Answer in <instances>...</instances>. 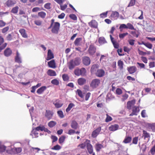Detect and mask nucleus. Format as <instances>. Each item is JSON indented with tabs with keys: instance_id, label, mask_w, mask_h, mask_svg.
Wrapping results in <instances>:
<instances>
[{
	"instance_id": "nucleus-1",
	"label": "nucleus",
	"mask_w": 155,
	"mask_h": 155,
	"mask_svg": "<svg viewBox=\"0 0 155 155\" xmlns=\"http://www.w3.org/2000/svg\"><path fill=\"white\" fill-rule=\"evenodd\" d=\"M81 63V59L79 57H77L71 60L68 63L69 69L72 70L75 66L79 65Z\"/></svg>"
},
{
	"instance_id": "nucleus-2",
	"label": "nucleus",
	"mask_w": 155,
	"mask_h": 155,
	"mask_svg": "<svg viewBox=\"0 0 155 155\" xmlns=\"http://www.w3.org/2000/svg\"><path fill=\"white\" fill-rule=\"evenodd\" d=\"M100 84V80L98 79H93L91 81L90 86L93 89L97 88Z\"/></svg>"
},
{
	"instance_id": "nucleus-3",
	"label": "nucleus",
	"mask_w": 155,
	"mask_h": 155,
	"mask_svg": "<svg viewBox=\"0 0 155 155\" xmlns=\"http://www.w3.org/2000/svg\"><path fill=\"white\" fill-rule=\"evenodd\" d=\"M60 25V24L58 22L54 23L52 28V32L54 34H58L59 29Z\"/></svg>"
},
{
	"instance_id": "nucleus-4",
	"label": "nucleus",
	"mask_w": 155,
	"mask_h": 155,
	"mask_svg": "<svg viewBox=\"0 0 155 155\" xmlns=\"http://www.w3.org/2000/svg\"><path fill=\"white\" fill-rule=\"evenodd\" d=\"M101 127H99L96 130H94L91 134V137L94 138L97 137V135L99 134L101 130Z\"/></svg>"
},
{
	"instance_id": "nucleus-5",
	"label": "nucleus",
	"mask_w": 155,
	"mask_h": 155,
	"mask_svg": "<svg viewBox=\"0 0 155 155\" xmlns=\"http://www.w3.org/2000/svg\"><path fill=\"white\" fill-rule=\"evenodd\" d=\"M15 62L21 63H22V59L21 58L20 54L18 52V51H16V55L15 58Z\"/></svg>"
},
{
	"instance_id": "nucleus-6",
	"label": "nucleus",
	"mask_w": 155,
	"mask_h": 155,
	"mask_svg": "<svg viewBox=\"0 0 155 155\" xmlns=\"http://www.w3.org/2000/svg\"><path fill=\"white\" fill-rule=\"evenodd\" d=\"M95 75L98 77H102L105 75V71L102 69H98L95 73Z\"/></svg>"
},
{
	"instance_id": "nucleus-7",
	"label": "nucleus",
	"mask_w": 155,
	"mask_h": 155,
	"mask_svg": "<svg viewBox=\"0 0 155 155\" xmlns=\"http://www.w3.org/2000/svg\"><path fill=\"white\" fill-rule=\"evenodd\" d=\"M4 41L3 38L2 37L0 36V52L5 48L7 45L6 43H5L1 45L3 43Z\"/></svg>"
},
{
	"instance_id": "nucleus-8",
	"label": "nucleus",
	"mask_w": 155,
	"mask_h": 155,
	"mask_svg": "<svg viewBox=\"0 0 155 155\" xmlns=\"http://www.w3.org/2000/svg\"><path fill=\"white\" fill-rule=\"evenodd\" d=\"M88 52L90 55H93L96 52V48L94 45H91L88 48Z\"/></svg>"
},
{
	"instance_id": "nucleus-9",
	"label": "nucleus",
	"mask_w": 155,
	"mask_h": 155,
	"mask_svg": "<svg viewBox=\"0 0 155 155\" xmlns=\"http://www.w3.org/2000/svg\"><path fill=\"white\" fill-rule=\"evenodd\" d=\"M12 53V50L9 48H7L4 51V55L6 57H8L11 55Z\"/></svg>"
},
{
	"instance_id": "nucleus-10",
	"label": "nucleus",
	"mask_w": 155,
	"mask_h": 155,
	"mask_svg": "<svg viewBox=\"0 0 155 155\" xmlns=\"http://www.w3.org/2000/svg\"><path fill=\"white\" fill-rule=\"evenodd\" d=\"M83 62L84 64L87 66L89 65L91 63V60L88 57L85 56L83 58Z\"/></svg>"
},
{
	"instance_id": "nucleus-11",
	"label": "nucleus",
	"mask_w": 155,
	"mask_h": 155,
	"mask_svg": "<svg viewBox=\"0 0 155 155\" xmlns=\"http://www.w3.org/2000/svg\"><path fill=\"white\" fill-rule=\"evenodd\" d=\"M119 13L117 11L113 12L110 15L111 19L112 20L117 19L119 17Z\"/></svg>"
},
{
	"instance_id": "nucleus-12",
	"label": "nucleus",
	"mask_w": 155,
	"mask_h": 155,
	"mask_svg": "<svg viewBox=\"0 0 155 155\" xmlns=\"http://www.w3.org/2000/svg\"><path fill=\"white\" fill-rule=\"evenodd\" d=\"M127 70L130 74H133L137 71V68L135 66H132L128 67Z\"/></svg>"
},
{
	"instance_id": "nucleus-13",
	"label": "nucleus",
	"mask_w": 155,
	"mask_h": 155,
	"mask_svg": "<svg viewBox=\"0 0 155 155\" xmlns=\"http://www.w3.org/2000/svg\"><path fill=\"white\" fill-rule=\"evenodd\" d=\"M53 113L52 111L49 110H46L45 113V116L48 120L51 119L52 117Z\"/></svg>"
},
{
	"instance_id": "nucleus-14",
	"label": "nucleus",
	"mask_w": 155,
	"mask_h": 155,
	"mask_svg": "<svg viewBox=\"0 0 155 155\" xmlns=\"http://www.w3.org/2000/svg\"><path fill=\"white\" fill-rule=\"evenodd\" d=\"M132 139L131 136H126L123 141V143L126 144L129 143L131 142Z\"/></svg>"
},
{
	"instance_id": "nucleus-15",
	"label": "nucleus",
	"mask_w": 155,
	"mask_h": 155,
	"mask_svg": "<svg viewBox=\"0 0 155 155\" xmlns=\"http://www.w3.org/2000/svg\"><path fill=\"white\" fill-rule=\"evenodd\" d=\"M71 126L72 129L76 130L78 127V124L75 120H73L71 123Z\"/></svg>"
},
{
	"instance_id": "nucleus-16",
	"label": "nucleus",
	"mask_w": 155,
	"mask_h": 155,
	"mask_svg": "<svg viewBox=\"0 0 155 155\" xmlns=\"http://www.w3.org/2000/svg\"><path fill=\"white\" fill-rule=\"evenodd\" d=\"M54 58V56L53 53L51 50L49 49L48 51L47 57L46 58L47 60H49Z\"/></svg>"
},
{
	"instance_id": "nucleus-17",
	"label": "nucleus",
	"mask_w": 155,
	"mask_h": 155,
	"mask_svg": "<svg viewBox=\"0 0 155 155\" xmlns=\"http://www.w3.org/2000/svg\"><path fill=\"white\" fill-rule=\"evenodd\" d=\"M119 126L117 124L112 125L109 127V129L110 131H115L118 129Z\"/></svg>"
},
{
	"instance_id": "nucleus-18",
	"label": "nucleus",
	"mask_w": 155,
	"mask_h": 155,
	"mask_svg": "<svg viewBox=\"0 0 155 155\" xmlns=\"http://www.w3.org/2000/svg\"><path fill=\"white\" fill-rule=\"evenodd\" d=\"M87 151L89 154H91L93 152V147L92 145L89 143H87Z\"/></svg>"
},
{
	"instance_id": "nucleus-19",
	"label": "nucleus",
	"mask_w": 155,
	"mask_h": 155,
	"mask_svg": "<svg viewBox=\"0 0 155 155\" xmlns=\"http://www.w3.org/2000/svg\"><path fill=\"white\" fill-rule=\"evenodd\" d=\"M135 103V101L134 100L128 101L127 103V108L129 110L130 109L131 107L134 105Z\"/></svg>"
},
{
	"instance_id": "nucleus-20",
	"label": "nucleus",
	"mask_w": 155,
	"mask_h": 155,
	"mask_svg": "<svg viewBox=\"0 0 155 155\" xmlns=\"http://www.w3.org/2000/svg\"><path fill=\"white\" fill-rule=\"evenodd\" d=\"M7 153L11 155L15 154V150L14 148H12L11 147H8L6 149Z\"/></svg>"
},
{
	"instance_id": "nucleus-21",
	"label": "nucleus",
	"mask_w": 155,
	"mask_h": 155,
	"mask_svg": "<svg viewBox=\"0 0 155 155\" xmlns=\"http://www.w3.org/2000/svg\"><path fill=\"white\" fill-rule=\"evenodd\" d=\"M143 134L142 137H143L144 139H146L147 138L148 140H149L150 138V134L148 133L147 131L143 130Z\"/></svg>"
},
{
	"instance_id": "nucleus-22",
	"label": "nucleus",
	"mask_w": 155,
	"mask_h": 155,
	"mask_svg": "<svg viewBox=\"0 0 155 155\" xmlns=\"http://www.w3.org/2000/svg\"><path fill=\"white\" fill-rule=\"evenodd\" d=\"M117 147L119 149H118V150H119V155H126L127 153L125 151H123L122 150H120V148H121L122 149H123L124 148V147H123L121 145L117 144Z\"/></svg>"
},
{
	"instance_id": "nucleus-23",
	"label": "nucleus",
	"mask_w": 155,
	"mask_h": 155,
	"mask_svg": "<svg viewBox=\"0 0 155 155\" xmlns=\"http://www.w3.org/2000/svg\"><path fill=\"white\" fill-rule=\"evenodd\" d=\"M19 32L20 33L23 37L25 38H26L28 37V35L26 33L25 29H21L19 30Z\"/></svg>"
},
{
	"instance_id": "nucleus-24",
	"label": "nucleus",
	"mask_w": 155,
	"mask_h": 155,
	"mask_svg": "<svg viewBox=\"0 0 155 155\" xmlns=\"http://www.w3.org/2000/svg\"><path fill=\"white\" fill-rule=\"evenodd\" d=\"M89 24L91 27L94 28H97V22L94 20H92L89 23Z\"/></svg>"
},
{
	"instance_id": "nucleus-25",
	"label": "nucleus",
	"mask_w": 155,
	"mask_h": 155,
	"mask_svg": "<svg viewBox=\"0 0 155 155\" xmlns=\"http://www.w3.org/2000/svg\"><path fill=\"white\" fill-rule=\"evenodd\" d=\"M46 87L45 86H43L38 89L37 91V93L39 94H41L46 89Z\"/></svg>"
},
{
	"instance_id": "nucleus-26",
	"label": "nucleus",
	"mask_w": 155,
	"mask_h": 155,
	"mask_svg": "<svg viewBox=\"0 0 155 155\" xmlns=\"http://www.w3.org/2000/svg\"><path fill=\"white\" fill-rule=\"evenodd\" d=\"M148 128L152 131L155 132V123L148 124Z\"/></svg>"
},
{
	"instance_id": "nucleus-27",
	"label": "nucleus",
	"mask_w": 155,
	"mask_h": 155,
	"mask_svg": "<svg viewBox=\"0 0 155 155\" xmlns=\"http://www.w3.org/2000/svg\"><path fill=\"white\" fill-rule=\"evenodd\" d=\"M49 66L52 68H55L56 67L55 63L54 60H52L48 62Z\"/></svg>"
},
{
	"instance_id": "nucleus-28",
	"label": "nucleus",
	"mask_w": 155,
	"mask_h": 155,
	"mask_svg": "<svg viewBox=\"0 0 155 155\" xmlns=\"http://www.w3.org/2000/svg\"><path fill=\"white\" fill-rule=\"evenodd\" d=\"M38 131H36V129H33L31 131V134H30V135H31L32 137H38V133L37 132Z\"/></svg>"
},
{
	"instance_id": "nucleus-29",
	"label": "nucleus",
	"mask_w": 155,
	"mask_h": 155,
	"mask_svg": "<svg viewBox=\"0 0 155 155\" xmlns=\"http://www.w3.org/2000/svg\"><path fill=\"white\" fill-rule=\"evenodd\" d=\"M6 148V147L3 144L2 142L0 141V153L4 152Z\"/></svg>"
},
{
	"instance_id": "nucleus-30",
	"label": "nucleus",
	"mask_w": 155,
	"mask_h": 155,
	"mask_svg": "<svg viewBox=\"0 0 155 155\" xmlns=\"http://www.w3.org/2000/svg\"><path fill=\"white\" fill-rule=\"evenodd\" d=\"M15 3V1L13 0H8L6 2V4L8 7L12 6Z\"/></svg>"
},
{
	"instance_id": "nucleus-31",
	"label": "nucleus",
	"mask_w": 155,
	"mask_h": 155,
	"mask_svg": "<svg viewBox=\"0 0 155 155\" xmlns=\"http://www.w3.org/2000/svg\"><path fill=\"white\" fill-rule=\"evenodd\" d=\"M48 74L51 76H55L56 75V72L54 70L49 69L47 71Z\"/></svg>"
},
{
	"instance_id": "nucleus-32",
	"label": "nucleus",
	"mask_w": 155,
	"mask_h": 155,
	"mask_svg": "<svg viewBox=\"0 0 155 155\" xmlns=\"http://www.w3.org/2000/svg\"><path fill=\"white\" fill-rule=\"evenodd\" d=\"M86 81V79L83 78H79L78 80V84L80 85H82L84 84Z\"/></svg>"
},
{
	"instance_id": "nucleus-33",
	"label": "nucleus",
	"mask_w": 155,
	"mask_h": 155,
	"mask_svg": "<svg viewBox=\"0 0 155 155\" xmlns=\"http://www.w3.org/2000/svg\"><path fill=\"white\" fill-rule=\"evenodd\" d=\"M98 41L100 45H102L107 43L105 38L103 37L99 38L98 39Z\"/></svg>"
},
{
	"instance_id": "nucleus-34",
	"label": "nucleus",
	"mask_w": 155,
	"mask_h": 155,
	"mask_svg": "<svg viewBox=\"0 0 155 155\" xmlns=\"http://www.w3.org/2000/svg\"><path fill=\"white\" fill-rule=\"evenodd\" d=\"M103 147V146L101 144L97 143L95 145V148L97 152L100 151L101 149Z\"/></svg>"
},
{
	"instance_id": "nucleus-35",
	"label": "nucleus",
	"mask_w": 155,
	"mask_h": 155,
	"mask_svg": "<svg viewBox=\"0 0 155 155\" xmlns=\"http://www.w3.org/2000/svg\"><path fill=\"white\" fill-rule=\"evenodd\" d=\"M98 67L99 66L98 64H94L93 65L91 68V72L92 73H94V72L96 71Z\"/></svg>"
},
{
	"instance_id": "nucleus-36",
	"label": "nucleus",
	"mask_w": 155,
	"mask_h": 155,
	"mask_svg": "<svg viewBox=\"0 0 155 155\" xmlns=\"http://www.w3.org/2000/svg\"><path fill=\"white\" fill-rule=\"evenodd\" d=\"M82 40L81 38H77L74 41V44L75 46H78L80 45V43Z\"/></svg>"
},
{
	"instance_id": "nucleus-37",
	"label": "nucleus",
	"mask_w": 155,
	"mask_h": 155,
	"mask_svg": "<svg viewBox=\"0 0 155 155\" xmlns=\"http://www.w3.org/2000/svg\"><path fill=\"white\" fill-rule=\"evenodd\" d=\"M19 7L18 6H16L13 8L11 10V12L14 14L17 13L18 11Z\"/></svg>"
},
{
	"instance_id": "nucleus-38",
	"label": "nucleus",
	"mask_w": 155,
	"mask_h": 155,
	"mask_svg": "<svg viewBox=\"0 0 155 155\" xmlns=\"http://www.w3.org/2000/svg\"><path fill=\"white\" fill-rule=\"evenodd\" d=\"M74 106V104L72 103H71L69 104L68 105V107L66 110V112H68Z\"/></svg>"
},
{
	"instance_id": "nucleus-39",
	"label": "nucleus",
	"mask_w": 155,
	"mask_h": 155,
	"mask_svg": "<svg viewBox=\"0 0 155 155\" xmlns=\"http://www.w3.org/2000/svg\"><path fill=\"white\" fill-rule=\"evenodd\" d=\"M127 29H129L131 30H136L133 25L130 23H127Z\"/></svg>"
},
{
	"instance_id": "nucleus-40",
	"label": "nucleus",
	"mask_w": 155,
	"mask_h": 155,
	"mask_svg": "<svg viewBox=\"0 0 155 155\" xmlns=\"http://www.w3.org/2000/svg\"><path fill=\"white\" fill-rule=\"evenodd\" d=\"M118 65L120 70H122L123 68V62L121 60H119L118 61Z\"/></svg>"
},
{
	"instance_id": "nucleus-41",
	"label": "nucleus",
	"mask_w": 155,
	"mask_h": 155,
	"mask_svg": "<svg viewBox=\"0 0 155 155\" xmlns=\"http://www.w3.org/2000/svg\"><path fill=\"white\" fill-rule=\"evenodd\" d=\"M114 98V97L110 93H108L107 95L106 99L107 100L110 101V100Z\"/></svg>"
},
{
	"instance_id": "nucleus-42",
	"label": "nucleus",
	"mask_w": 155,
	"mask_h": 155,
	"mask_svg": "<svg viewBox=\"0 0 155 155\" xmlns=\"http://www.w3.org/2000/svg\"><path fill=\"white\" fill-rule=\"evenodd\" d=\"M143 45H144L146 47L149 49H151L152 47V44L148 43H145L143 41H142Z\"/></svg>"
},
{
	"instance_id": "nucleus-43",
	"label": "nucleus",
	"mask_w": 155,
	"mask_h": 155,
	"mask_svg": "<svg viewBox=\"0 0 155 155\" xmlns=\"http://www.w3.org/2000/svg\"><path fill=\"white\" fill-rule=\"evenodd\" d=\"M38 15L42 18H45L46 14L43 12H41L38 13Z\"/></svg>"
},
{
	"instance_id": "nucleus-44",
	"label": "nucleus",
	"mask_w": 155,
	"mask_h": 155,
	"mask_svg": "<svg viewBox=\"0 0 155 155\" xmlns=\"http://www.w3.org/2000/svg\"><path fill=\"white\" fill-rule=\"evenodd\" d=\"M81 75L84 76L85 75L86 70L84 68H82L80 69Z\"/></svg>"
},
{
	"instance_id": "nucleus-45",
	"label": "nucleus",
	"mask_w": 155,
	"mask_h": 155,
	"mask_svg": "<svg viewBox=\"0 0 155 155\" xmlns=\"http://www.w3.org/2000/svg\"><path fill=\"white\" fill-rule=\"evenodd\" d=\"M56 124L55 122L51 121L49 122L48 123V126L50 127H52L54 126Z\"/></svg>"
},
{
	"instance_id": "nucleus-46",
	"label": "nucleus",
	"mask_w": 155,
	"mask_h": 155,
	"mask_svg": "<svg viewBox=\"0 0 155 155\" xmlns=\"http://www.w3.org/2000/svg\"><path fill=\"white\" fill-rule=\"evenodd\" d=\"M53 104L54 105L55 107L57 108H59L61 107L63 104H60L58 102H54Z\"/></svg>"
},
{
	"instance_id": "nucleus-47",
	"label": "nucleus",
	"mask_w": 155,
	"mask_h": 155,
	"mask_svg": "<svg viewBox=\"0 0 155 155\" xmlns=\"http://www.w3.org/2000/svg\"><path fill=\"white\" fill-rule=\"evenodd\" d=\"M44 126L43 125H40L39 126L36 127L35 129L36 131H39L40 130L42 131L44 129Z\"/></svg>"
},
{
	"instance_id": "nucleus-48",
	"label": "nucleus",
	"mask_w": 155,
	"mask_h": 155,
	"mask_svg": "<svg viewBox=\"0 0 155 155\" xmlns=\"http://www.w3.org/2000/svg\"><path fill=\"white\" fill-rule=\"evenodd\" d=\"M51 82L52 84L54 85H58L59 84V81L57 79L52 80Z\"/></svg>"
},
{
	"instance_id": "nucleus-49",
	"label": "nucleus",
	"mask_w": 155,
	"mask_h": 155,
	"mask_svg": "<svg viewBox=\"0 0 155 155\" xmlns=\"http://www.w3.org/2000/svg\"><path fill=\"white\" fill-rule=\"evenodd\" d=\"M132 111L137 115V113L139 111V109L138 107H135L133 109Z\"/></svg>"
},
{
	"instance_id": "nucleus-50",
	"label": "nucleus",
	"mask_w": 155,
	"mask_h": 155,
	"mask_svg": "<svg viewBox=\"0 0 155 155\" xmlns=\"http://www.w3.org/2000/svg\"><path fill=\"white\" fill-rule=\"evenodd\" d=\"M62 78L63 80L64 81H66L68 80L69 79V78L68 74H64L62 75Z\"/></svg>"
},
{
	"instance_id": "nucleus-51",
	"label": "nucleus",
	"mask_w": 155,
	"mask_h": 155,
	"mask_svg": "<svg viewBox=\"0 0 155 155\" xmlns=\"http://www.w3.org/2000/svg\"><path fill=\"white\" fill-rule=\"evenodd\" d=\"M65 137L64 136H62L60 137L59 139V142L60 144L63 143L64 141Z\"/></svg>"
},
{
	"instance_id": "nucleus-52",
	"label": "nucleus",
	"mask_w": 155,
	"mask_h": 155,
	"mask_svg": "<svg viewBox=\"0 0 155 155\" xmlns=\"http://www.w3.org/2000/svg\"><path fill=\"white\" fill-rule=\"evenodd\" d=\"M76 92L78 94V95L80 97L82 98L83 97V94L82 92L81 91V90L79 89H78L77 90Z\"/></svg>"
},
{
	"instance_id": "nucleus-53",
	"label": "nucleus",
	"mask_w": 155,
	"mask_h": 155,
	"mask_svg": "<svg viewBox=\"0 0 155 155\" xmlns=\"http://www.w3.org/2000/svg\"><path fill=\"white\" fill-rule=\"evenodd\" d=\"M57 114L58 116L61 118H63L64 117V115L63 112L62 110H58L57 111Z\"/></svg>"
},
{
	"instance_id": "nucleus-54",
	"label": "nucleus",
	"mask_w": 155,
	"mask_h": 155,
	"mask_svg": "<svg viewBox=\"0 0 155 155\" xmlns=\"http://www.w3.org/2000/svg\"><path fill=\"white\" fill-rule=\"evenodd\" d=\"M69 17L71 19L74 20H76L77 19L76 16L74 14H70Z\"/></svg>"
},
{
	"instance_id": "nucleus-55",
	"label": "nucleus",
	"mask_w": 155,
	"mask_h": 155,
	"mask_svg": "<svg viewBox=\"0 0 155 155\" xmlns=\"http://www.w3.org/2000/svg\"><path fill=\"white\" fill-rule=\"evenodd\" d=\"M61 149V146L58 145H56L51 148V149L55 150H59Z\"/></svg>"
},
{
	"instance_id": "nucleus-56",
	"label": "nucleus",
	"mask_w": 155,
	"mask_h": 155,
	"mask_svg": "<svg viewBox=\"0 0 155 155\" xmlns=\"http://www.w3.org/2000/svg\"><path fill=\"white\" fill-rule=\"evenodd\" d=\"M51 4L50 3H47L44 5V7L47 9H50L51 8Z\"/></svg>"
},
{
	"instance_id": "nucleus-57",
	"label": "nucleus",
	"mask_w": 155,
	"mask_h": 155,
	"mask_svg": "<svg viewBox=\"0 0 155 155\" xmlns=\"http://www.w3.org/2000/svg\"><path fill=\"white\" fill-rule=\"evenodd\" d=\"M14 149L15 150V154L20 153L21 151V149L20 147L14 148Z\"/></svg>"
},
{
	"instance_id": "nucleus-58",
	"label": "nucleus",
	"mask_w": 155,
	"mask_h": 155,
	"mask_svg": "<svg viewBox=\"0 0 155 155\" xmlns=\"http://www.w3.org/2000/svg\"><path fill=\"white\" fill-rule=\"evenodd\" d=\"M74 73L77 76H79L81 75L80 69H77L74 70Z\"/></svg>"
},
{
	"instance_id": "nucleus-59",
	"label": "nucleus",
	"mask_w": 155,
	"mask_h": 155,
	"mask_svg": "<svg viewBox=\"0 0 155 155\" xmlns=\"http://www.w3.org/2000/svg\"><path fill=\"white\" fill-rule=\"evenodd\" d=\"M106 115L107 117L105 119L106 122H108L112 120V119L111 117L108 115L107 114Z\"/></svg>"
},
{
	"instance_id": "nucleus-60",
	"label": "nucleus",
	"mask_w": 155,
	"mask_h": 155,
	"mask_svg": "<svg viewBox=\"0 0 155 155\" xmlns=\"http://www.w3.org/2000/svg\"><path fill=\"white\" fill-rule=\"evenodd\" d=\"M136 0H130L128 7L133 6L135 5Z\"/></svg>"
},
{
	"instance_id": "nucleus-61",
	"label": "nucleus",
	"mask_w": 155,
	"mask_h": 155,
	"mask_svg": "<svg viewBox=\"0 0 155 155\" xmlns=\"http://www.w3.org/2000/svg\"><path fill=\"white\" fill-rule=\"evenodd\" d=\"M128 35V33L127 32L120 34L119 35V37L120 38L122 39Z\"/></svg>"
},
{
	"instance_id": "nucleus-62",
	"label": "nucleus",
	"mask_w": 155,
	"mask_h": 155,
	"mask_svg": "<svg viewBox=\"0 0 155 155\" xmlns=\"http://www.w3.org/2000/svg\"><path fill=\"white\" fill-rule=\"evenodd\" d=\"M138 140V137H135L133 138L132 140V143L136 144L137 143Z\"/></svg>"
},
{
	"instance_id": "nucleus-63",
	"label": "nucleus",
	"mask_w": 155,
	"mask_h": 155,
	"mask_svg": "<svg viewBox=\"0 0 155 155\" xmlns=\"http://www.w3.org/2000/svg\"><path fill=\"white\" fill-rule=\"evenodd\" d=\"M34 23L36 25L40 26L42 24V21L40 20H36L34 21Z\"/></svg>"
},
{
	"instance_id": "nucleus-64",
	"label": "nucleus",
	"mask_w": 155,
	"mask_h": 155,
	"mask_svg": "<svg viewBox=\"0 0 155 155\" xmlns=\"http://www.w3.org/2000/svg\"><path fill=\"white\" fill-rule=\"evenodd\" d=\"M75 133V131L73 129H70L69 130L68 132L67 133L68 134L71 135L74 134Z\"/></svg>"
}]
</instances>
